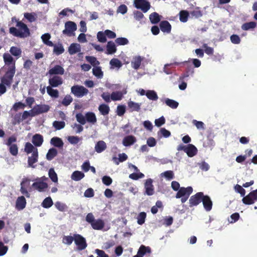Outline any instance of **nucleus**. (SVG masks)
<instances>
[{"mask_svg":"<svg viewBox=\"0 0 257 257\" xmlns=\"http://www.w3.org/2000/svg\"><path fill=\"white\" fill-rule=\"evenodd\" d=\"M106 149V143L103 141H98L95 146V150L98 153H100Z\"/></svg>","mask_w":257,"mask_h":257,"instance_id":"nucleus-27","label":"nucleus"},{"mask_svg":"<svg viewBox=\"0 0 257 257\" xmlns=\"http://www.w3.org/2000/svg\"><path fill=\"white\" fill-rule=\"evenodd\" d=\"M58 154L57 150L54 148H51L48 150L46 154V159L48 161L53 159Z\"/></svg>","mask_w":257,"mask_h":257,"instance_id":"nucleus-32","label":"nucleus"},{"mask_svg":"<svg viewBox=\"0 0 257 257\" xmlns=\"http://www.w3.org/2000/svg\"><path fill=\"white\" fill-rule=\"evenodd\" d=\"M24 18L30 23L35 22L37 19L36 15L35 13H25Z\"/></svg>","mask_w":257,"mask_h":257,"instance_id":"nucleus-46","label":"nucleus"},{"mask_svg":"<svg viewBox=\"0 0 257 257\" xmlns=\"http://www.w3.org/2000/svg\"><path fill=\"white\" fill-rule=\"evenodd\" d=\"M73 240H74V234L73 236L70 235L64 236L62 239L63 242L67 245H70Z\"/></svg>","mask_w":257,"mask_h":257,"instance_id":"nucleus-57","label":"nucleus"},{"mask_svg":"<svg viewBox=\"0 0 257 257\" xmlns=\"http://www.w3.org/2000/svg\"><path fill=\"white\" fill-rule=\"evenodd\" d=\"M87 61L89 62L93 66L95 67L99 64V62L94 56H86L85 57Z\"/></svg>","mask_w":257,"mask_h":257,"instance_id":"nucleus-50","label":"nucleus"},{"mask_svg":"<svg viewBox=\"0 0 257 257\" xmlns=\"http://www.w3.org/2000/svg\"><path fill=\"white\" fill-rule=\"evenodd\" d=\"M161 175L164 177L168 180H171L174 178V174L173 171L169 170L161 173Z\"/></svg>","mask_w":257,"mask_h":257,"instance_id":"nucleus-52","label":"nucleus"},{"mask_svg":"<svg viewBox=\"0 0 257 257\" xmlns=\"http://www.w3.org/2000/svg\"><path fill=\"white\" fill-rule=\"evenodd\" d=\"M91 225L95 230H101L104 226V222L101 219H98L91 223Z\"/></svg>","mask_w":257,"mask_h":257,"instance_id":"nucleus-25","label":"nucleus"},{"mask_svg":"<svg viewBox=\"0 0 257 257\" xmlns=\"http://www.w3.org/2000/svg\"><path fill=\"white\" fill-rule=\"evenodd\" d=\"M49 177L54 183H58V176L53 168H50L48 172Z\"/></svg>","mask_w":257,"mask_h":257,"instance_id":"nucleus-44","label":"nucleus"},{"mask_svg":"<svg viewBox=\"0 0 257 257\" xmlns=\"http://www.w3.org/2000/svg\"><path fill=\"white\" fill-rule=\"evenodd\" d=\"M125 93H122L121 91L113 92L110 95L111 99L113 101L120 100L123 97V94Z\"/></svg>","mask_w":257,"mask_h":257,"instance_id":"nucleus-33","label":"nucleus"},{"mask_svg":"<svg viewBox=\"0 0 257 257\" xmlns=\"http://www.w3.org/2000/svg\"><path fill=\"white\" fill-rule=\"evenodd\" d=\"M150 20L152 24L158 23L161 20L160 16L156 12L152 13L149 16Z\"/></svg>","mask_w":257,"mask_h":257,"instance_id":"nucleus-38","label":"nucleus"},{"mask_svg":"<svg viewBox=\"0 0 257 257\" xmlns=\"http://www.w3.org/2000/svg\"><path fill=\"white\" fill-rule=\"evenodd\" d=\"M76 118L77 121L79 122L80 124L84 125L86 123V118L85 117L83 116V115L81 113H78L76 115Z\"/></svg>","mask_w":257,"mask_h":257,"instance_id":"nucleus-61","label":"nucleus"},{"mask_svg":"<svg viewBox=\"0 0 257 257\" xmlns=\"http://www.w3.org/2000/svg\"><path fill=\"white\" fill-rule=\"evenodd\" d=\"M50 86L47 87V92L48 94L54 98H58L59 97V91L57 89H54Z\"/></svg>","mask_w":257,"mask_h":257,"instance_id":"nucleus-41","label":"nucleus"},{"mask_svg":"<svg viewBox=\"0 0 257 257\" xmlns=\"http://www.w3.org/2000/svg\"><path fill=\"white\" fill-rule=\"evenodd\" d=\"M146 218V213L145 212H141L138 216L137 222L140 225H142L144 223L145 219Z\"/></svg>","mask_w":257,"mask_h":257,"instance_id":"nucleus-56","label":"nucleus"},{"mask_svg":"<svg viewBox=\"0 0 257 257\" xmlns=\"http://www.w3.org/2000/svg\"><path fill=\"white\" fill-rule=\"evenodd\" d=\"M84 177V174L78 171H74L72 175L71 179L74 181H78L82 179Z\"/></svg>","mask_w":257,"mask_h":257,"instance_id":"nucleus-40","label":"nucleus"},{"mask_svg":"<svg viewBox=\"0 0 257 257\" xmlns=\"http://www.w3.org/2000/svg\"><path fill=\"white\" fill-rule=\"evenodd\" d=\"M50 143L52 146L57 148H62L64 145L62 139L57 137L52 138L51 139Z\"/></svg>","mask_w":257,"mask_h":257,"instance_id":"nucleus-26","label":"nucleus"},{"mask_svg":"<svg viewBox=\"0 0 257 257\" xmlns=\"http://www.w3.org/2000/svg\"><path fill=\"white\" fill-rule=\"evenodd\" d=\"M111 67L119 68L122 65L121 61L117 58L112 59L109 62Z\"/></svg>","mask_w":257,"mask_h":257,"instance_id":"nucleus-51","label":"nucleus"},{"mask_svg":"<svg viewBox=\"0 0 257 257\" xmlns=\"http://www.w3.org/2000/svg\"><path fill=\"white\" fill-rule=\"evenodd\" d=\"M177 150L179 151H184V152H185L189 157H194L197 154L198 152L196 147L193 144H189L186 146L183 145L182 144L180 145L177 147Z\"/></svg>","mask_w":257,"mask_h":257,"instance_id":"nucleus-6","label":"nucleus"},{"mask_svg":"<svg viewBox=\"0 0 257 257\" xmlns=\"http://www.w3.org/2000/svg\"><path fill=\"white\" fill-rule=\"evenodd\" d=\"M256 27V23L255 22H250L243 24L241 27V29L244 31H248L252 30Z\"/></svg>","mask_w":257,"mask_h":257,"instance_id":"nucleus-29","label":"nucleus"},{"mask_svg":"<svg viewBox=\"0 0 257 257\" xmlns=\"http://www.w3.org/2000/svg\"><path fill=\"white\" fill-rule=\"evenodd\" d=\"M17 142V138L14 136L10 137L6 143V145L9 147V151L10 153L14 156H16L18 154V147L16 144L14 143Z\"/></svg>","mask_w":257,"mask_h":257,"instance_id":"nucleus-5","label":"nucleus"},{"mask_svg":"<svg viewBox=\"0 0 257 257\" xmlns=\"http://www.w3.org/2000/svg\"><path fill=\"white\" fill-rule=\"evenodd\" d=\"M98 110L102 115H105L109 113L110 108L108 105L101 104L99 106Z\"/></svg>","mask_w":257,"mask_h":257,"instance_id":"nucleus-37","label":"nucleus"},{"mask_svg":"<svg viewBox=\"0 0 257 257\" xmlns=\"http://www.w3.org/2000/svg\"><path fill=\"white\" fill-rule=\"evenodd\" d=\"M142 59L140 56H138L134 58V60L132 62V66L133 68L137 70L140 67Z\"/></svg>","mask_w":257,"mask_h":257,"instance_id":"nucleus-45","label":"nucleus"},{"mask_svg":"<svg viewBox=\"0 0 257 257\" xmlns=\"http://www.w3.org/2000/svg\"><path fill=\"white\" fill-rule=\"evenodd\" d=\"M32 187L41 192L45 191L48 188V185L46 182L39 181L36 179V181L32 184Z\"/></svg>","mask_w":257,"mask_h":257,"instance_id":"nucleus-14","label":"nucleus"},{"mask_svg":"<svg viewBox=\"0 0 257 257\" xmlns=\"http://www.w3.org/2000/svg\"><path fill=\"white\" fill-rule=\"evenodd\" d=\"M3 59L5 65L9 67L5 75L1 78V80L2 83L10 86L16 72V61L8 53L4 54Z\"/></svg>","mask_w":257,"mask_h":257,"instance_id":"nucleus-2","label":"nucleus"},{"mask_svg":"<svg viewBox=\"0 0 257 257\" xmlns=\"http://www.w3.org/2000/svg\"><path fill=\"white\" fill-rule=\"evenodd\" d=\"M44 142L43 137L38 134L34 135L32 139V142L34 145L29 142L26 143L24 147V151L27 154L32 153L31 156L28 157V166L33 168L36 167L35 163L38 161L39 153L37 147L42 146Z\"/></svg>","mask_w":257,"mask_h":257,"instance_id":"nucleus-1","label":"nucleus"},{"mask_svg":"<svg viewBox=\"0 0 257 257\" xmlns=\"http://www.w3.org/2000/svg\"><path fill=\"white\" fill-rule=\"evenodd\" d=\"M183 63L186 64V72L183 74V77H187L194 73V68L188 61H185Z\"/></svg>","mask_w":257,"mask_h":257,"instance_id":"nucleus-28","label":"nucleus"},{"mask_svg":"<svg viewBox=\"0 0 257 257\" xmlns=\"http://www.w3.org/2000/svg\"><path fill=\"white\" fill-rule=\"evenodd\" d=\"M138 252L143 257V256L146 254L148 253L150 254L151 253V249L149 246H146L144 245H141Z\"/></svg>","mask_w":257,"mask_h":257,"instance_id":"nucleus-31","label":"nucleus"},{"mask_svg":"<svg viewBox=\"0 0 257 257\" xmlns=\"http://www.w3.org/2000/svg\"><path fill=\"white\" fill-rule=\"evenodd\" d=\"M97 38L100 43H105L106 42V36L104 32L99 31L97 34Z\"/></svg>","mask_w":257,"mask_h":257,"instance_id":"nucleus-53","label":"nucleus"},{"mask_svg":"<svg viewBox=\"0 0 257 257\" xmlns=\"http://www.w3.org/2000/svg\"><path fill=\"white\" fill-rule=\"evenodd\" d=\"M203 196V193L200 192L191 196L189 199V206L191 207L198 205L202 202Z\"/></svg>","mask_w":257,"mask_h":257,"instance_id":"nucleus-12","label":"nucleus"},{"mask_svg":"<svg viewBox=\"0 0 257 257\" xmlns=\"http://www.w3.org/2000/svg\"><path fill=\"white\" fill-rule=\"evenodd\" d=\"M71 91L76 97L80 98L86 95L88 93V90L81 85H76L71 88Z\"/></svg>","mask_w":257,"mask_h":257,"instance_id":"nucleus-7","label":"nucleus"},{"mask_svg":"<svg viewBox=\"0 0 257 257\" xmlns=\"http://www.w3.org/2000/svg\"><path fill=\"white\" fill-rule=\"evenodd\" d=\"M74 241L78 250H82L85 249L87 246L85 238L80 234H74Z\"/></svg>","mask_w":257,"mask_h":257,"instance_id":"nucleus-8","label":"nucleus"},{"mask_svg":"<svg viewBox=\"0 0 257 257\" xmlns=\"http://www.w3.org/2000/svg\"><path fill=\"white\" fill-rule=\"evenodd\" d=\"M202 202L203 203V207L206 211H209L211 210L212 207V202L209 196L207 195H204Z\"/></svg>","mask_w":257,"mask_h":257,"instance_id":"nucleus-18","label":"nucleus"},{"mask_svg":"<svg viewBox=\"0 0 257 257\" xmlns=\"http://www.w3.org/2000/svg\"><path fill=\"white\" fill-rule=\"evenodd\" d=\"M65 72L64 69L59 65H56L52 68L50 69L48 73L50 75H63Z\"/></svg>","mask_w":257,"mask_h":257,"instance_id":"nucleus-17","label":"nucleus"},{"mask_svg":"<svg viewBox=\"0 0 257 257\" xmlns=\"http://www.w3.org/2000/svg\"><path fill=\"white\" fill-rule=\"evenodd\" d=\"M65 50L61 43H58L54 46L53 53L58 56L64 53Z\"/></svg>","mask_w":257,"mask_h":257,"instance_id":"nucleus-30","label":"nucleus"},{"mask_svg":"<svg viewBox=\"0 0 257 257\" xmlns=\"http://www.w3.org/2000/svg\"><path fill=\"white\" fill-rule=\"evenodd\" d=\"M11 54L17 58H19L22 54V50L20 48L12 46L11 47L10 50Z\"/></svg>","mask_w":257,"mask_h":257,"instance_id":"nucleus-35","label":"nucleus"},{"mask_svg":"<svg viewBox=\"0 0 257 257\" xmlns=\"http://www.w3.org/2000/svg\"><path fill=\"white\" fill-rule=\"evenodd\" d=\"M136 141V138L134 136H127L123 138L122 140V144L125 147L130 146L133 145Z\"/></svg>","mask_w":257,"mask_h":257,"instance_id":"nucleus-23","label":"nucleus"},{"mask_svg":"<svg viewBox=\"0 0 257 257\" xmlns=\"http://www.w3.org/2000/svg\"><path fill=\"white\" fill-rule=\"evenodd\" d=\"M144 174L142 173L139 172L138 173H133L130 175L129 177L130 178L134 180H137L140 178H142L144 177Z\"/></svg>","mask_w":257,"mask_h":257,"instance_id":"nucleus-63","label":"nucleus"},{"mask_svg":"<svg viewBox=\"0 0 257 257\" xmlns=\"http://www.w3.org/2000/svg\"><path fill=\"white\" fill-rule=\"evenodd\" d=\"M115 43L117 45H125L128 43V40L123 37L117 38L115 40Z\"/></svg>","mask_w":257,"mask_h":257,"instance_id":"nucleus-58","label":"nucleus"},{"mask_svg":"<svg viewBox=\"0 0 257 257\" xmlns=\"http://www.w3.org/2000/svg\"><path fill=\"white\" fill-rule=\"evenodd\" d=\"M152 183L153 180L151 179H148L146 180L145 184L146 193L149 196L152 195L154 193V189Z\"/></svg>","mask_w":257,"mask_h":257,"instance_id":"nucleus-19","label":"nucleus"},{"mask_svg":"<svg viewBox=\"0 0 257 257\" xmlns=\"http://www.w3.org/2000/svg\"><path fill=\"white\" fill-rule=\"evenodd\" d=\"M26 106L25 103L22 102H16L13 106V109L14 111H17L19 109H24Z\"/></svg>","mask_w":257,"mask_h":257,"instance_id":"nucleus-62","label":"nucleus"},{"mask_svg":"<svg viewBox=\"0 0 257 257\" xmlns=\"http://www.w3.org/2000/svg\"><path fill=\"white\" fill-rule=\"evenodd\" d=\"M180 21L182 22H186L189 17V13L187 11L182 10L179 13Z\"/></svg>","mask_w":257,"mask_h":257,"instance_id":"nucleus-47","label":"nucleus"},{"mask_svg":"<svg viewBox=\"0 0 257 257\" xmlns=\"http://www.w3.org/2000/svg\"><path fill=\"white\" fill-rule=\"evenodd\" d=\"M93 74L98 78H102L103 72L100 67H94L92 70Z\"/></svg>","mask_w":257,"mask_h":257,"instance_id":"nucleus-48","label":"nucleus"},{"mask_svg":"<svg viewBox=\"0 0 257 257\" xmlns=\"http://www.w3.org/2000/svg\"><path fill=\"white\" fill-rule=\"evenodd\" d=\"M65 126V123L63 121L55 120L53 122V126L56 130H60L63 128Z\"/></svg>","mask_w":257,"mask_h":257,"instance_id":"nucleus-49","label":"nucleus"},{"mask_svg":"<svg viewBox=\"0 0 257 257\" xmlns=\"http://www.w3.org/2000/svg\"><path fill=\"white\" fill-rule=\"evenodd\" d=\"M12 21L16 23V27L18 28L14 27L10 28L9 32L11 34L20 38H27L30 36V29L26 24L16 18H12Z\"/></svg>","mask_w":257,"mask_h":257,"instance_id":"nucleus-3","label":"nucleus"},{"mask_svg":"<svg viewBox=\"0 0 257 257\" xmlns=\"http://www.w3.org/2000/svg\"><path fill=\"white\" fill-rule=\"evenodd\" d=\"M234 189L236 192L239 193L241 196H244L245 194V190L239 185L236 184L234 186Z\"/></svg>","mask_w":257,"mask_h":257,"instance_id":"nucleus-64","label":"nucleus"},{"mask_svg":"<svg viewBox=\"0 0 257 257\" xmlns=\"http://www.w3.org/2000/svg\"><path fill=\"white\" fill-rule=\"evenodd\" d=\"M125 112V106L123 105H118L117 106L116 113L119 116H122Z\"/></svg>","mask_w":257,"mask_h":257,"instance_id":"nucleus-60","label":"nucleus"},{"mask_svg":"<svg viewBox=\"0 0 257 257\" xmlns=\"http://www.w3.org/2000/svg\"><path fill=\"white\" fill-rule=\"evenodd\" d=\"M56 208L59 211L63 212L67 209V205L63 203L57 201L55 204Z\"/></svg>","mask_w":257,"mask_h":257,"instance_id":"nucleus-55","label":"nucleus"},{"mask_svg":"<svg viewBox=\"0 0 257 257\" xmlns=\"http://www.w3.org/2000/svg\"><path fill=\"white\" fill-rule=\"evenodd\" d=\"M166 104L173 109H176L179 105V103L176 101L170 98H166L165 100Z\"/></svg>","mask_w":257,"mask_h":257,"instance_id":"nucleus-39","label":"nucleus"},{"mask_svg":"<svg viewBox=\"0 0 257 257\" xmlns=\"http://www.w3.org/2000/svg\"><path fill=\"white\" fill-rule=\"evenodd\" d=\"M26 203V200L23 196L19 197L16 201V208L18 210H23L25 208Z\"/></svg>","mask_w":257,"mask_h":257,"instance_id":"nucleus-20","label":"nucleus"},{"mask_svg":"<svg viewBox=\"0 0 257 257\" xmlns=\"http://www.w3.org/2000/svg\"><path fill=\"white\" fill-rule=\"evenodd\" d=\"M160 28L163 32L169 33L171 31L172 27L167 21H163L160 23Z\"/></svg>","mask_w":257,"mask_h":257,"instance_id":"nucleus-22","label":"nucleus"},{"mask_svg":"<svg viewBox=\"0 0 257 257\" xmlns=\"http://www.w3.org/2000/svg\"><path fill=\"white\" fill-rule=\"evenodd\" d=\"M53 204L52 198L50 197H46L42 203V206L45 208H49Z\"/></svg>","mask_w":257,"mask_h":257,"instance_id":"nucleus-42","label":"nucleus"},{"mask_svg":"<svg viewBox=\"0 0 257 257\" xmlns=\"http://www.w3.org/2000/svg\"><path fill=\"white\" fill-rule=\"evenodd\" d=\"M22 121H23V119L21 113H16L13 117V124L14 125L19 124Z\"/></svg>","mask_w":257,"mask_h":257,"instance_id":"nucleus-59","label":"nucleus"},{"mask_svg":"<svg viewBox=\"0 0 257 257\" xmlns=\"http://www.w3.org/2000/svg\"><path fill=\"white\" fill-rule=\"evenodd\" d=\"M30 180L28 179H24L21 183V192L27 197H30V194L27 191V188L30 185Z\"/></svg>","mask_w":257,"mask_h":257,"instance_id":"nucleus-15","label":"nucleus"},{"mask_svg":"<svg viewBox=\"0 0 257 257\" xmlns=\"http://www.w3.org/2000/svg\"><path fill=\"white\" fill-rule=\"evenodd\" d=\"M65 29L62 31V33L68 36H71L73 32L77 29L76 24L72 21H68L65 23Z\"/></svg>","mask_w":257,"mask_h":257,"instance_id":"nucleus-13","label":"nucleus"},{"mask_svg":"<svg viewBox=\"0 0 257 257\" xmlns=\"http://www.w3.org/2000/svg\"><path fill=\"white\" fill-rule=\"evenodd\" d=\"M257 200V189L251 191L246 196H244L242 199V202L245 205L253 204Z\"/></svg>","mask_w":257,"mask_h":257,"instance_id":"nucleus-9","label":"nucleus"},{"mask_svg":"<svg viewBox=\"0 0 257 257\" xmlns=\"http://www.w3.org/2000/svg\"><path fill=\"white\" fill-rule=\"evenodd\" d=\"M86 121H87L88 122L95 123L96 121V117L95 114L92 112H88L85 114Z\"/></svg>","mask_w":257,"mask_h":257,"instance_id":"nucleus-34","label":"nucleus"},{"mask_svg":"<svg viewBox=\"0 0 257 257\" xmlns=\"http://www.w3.org/2000/svg\"><path fill=\"white\" fill-rule=\"evenodd\" d=\"M50 107L47 104H37L31 109V111L34 113L33 115L35 116L41 113L48 112L50 110Z\"/></svg>","mask_w":257,"mask_h":257,"instance_id":"nucleus-11","label":"nucleus"},{"mask_svg":"<svg viewBox=\"0 0 257 257\" xmlns=\"http://www.w3.org/2000/svg\"><path fill=\"white\" fill-rule=\"evenodd\" d=\"M106 52L105 53L106 54H112L115 53L116 52V47L114 42L112 41H108L106 46Z\"/></svg>","mask_w":257,"mask_h":257,"instance_id":"nucleus-21","label":"nucleus"},{"mask_svg":"<svg viewBox=\"0 0 257 257\" xmlns=\"http://www.w3.org/2000/svg\"><path fill=\"white\" fill-rule=\"evenodd\" d=\"M62 78L58 76H54L51 78L49 79V83L50 86L52 87H56L61 85L63 83Z\"/></svg>","mask_w":257,"mask_h":257,"instance_id":"nucleus-16","label":"nucleus"},{"mask_svg":"<svg viewBox=\"0 0 257 257\" xmlns=\"http://www.w3.org/2000/svg\"><path fill=\"white\" fill-rule=\"evenodd\" d=\"M192 192L193 188L192 187L189 186L186 188L182 187L177 192L175 197L176 198H181V202L184 203L188 200Z\"/></svg>","mask_w":257,"mask_h":257,"instance_id":"nucleus-4","label":"nucleus"},{"mask_svg":"<svg viewBox=\"0 0 257 257\" xmlns=\"http://www.w3.org/2000/svg\"><path fill=\"white\" fill-rule=\"evenodd\" d=\"M134 5L137 9H141L145 13L151 8L150 3L146 0H135Z\"/></svg>","mask_w":257,"mask_h":257,"instance_id":"nucleus-10","label":"nucleus"},{"mask_svg":"<svg viewBox=\"0 0 257 257\" xmlns=\"http://www.w3.org/2000/svg\"><path fill=\"white\" fill-rule=\"evenodd\" d=\"M80 51V45L77 43H72L68 48V52L70 55H74Z\"/></svg>","mask_w":257,"mask_h":257,"instance_id":"nucleus-24","label":"nucleus"},{"mask_svg":"<svg viewBox=\"0 0 257 257\" xmlns=\"http://www.w3.org/2000/svg\"><path fill=\"white\" fill-rule=\"evenodd\" d=\"M146 95L150 100H157L158 99V95L154 90H148L146 93Z\"/></svg>","mask_w":257,"mask_h":257,"instance_id":"nucleus-43","label":"nucleus"},{"mask_svg":"<svg viewBox=\"0 0 257 257\" xmlns=\"http://www.w3.org/2000/svg\"><path fill=\"white\" fill-rule=\"evenodd\" d=\"M73 101V98L70 95H66L63 99L61 104L65 106L69 105Z\"/></svg>","mask_w":257,"mask_h":257,"instance_id":"nucleus-54","label":"nucleus"},{"mask_svg":"<svg viewBox=\"0 0 257 257\" xmlns=\"http://www.w3.org/2000/svg\"><path fill=\"white\" fill-rule=\"evenodd\" d=\"M128 107L131 109V111H139L141 109V105L139 103L133 101H129L127 103Z\"/></svg>","mask_w":257,"mask_h":257,"instance_id":"nucleus-36","label":"nucleus"}]
</instances>
